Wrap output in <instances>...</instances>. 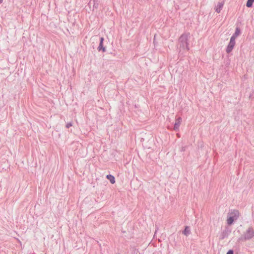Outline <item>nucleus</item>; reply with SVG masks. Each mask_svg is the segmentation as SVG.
I'll return each instance as SVG.
<instances>
[{
    "label": "nucleus",
    "instance_id": "1",
    "mask_svg": "<svg viewBox=\"0 0 254 254\" xmlns=\"http://www.w3.org/2000/svg\"><path fill=\"white\" fill-rule=\"evenodd\" d=\"M190 38V35L189 33H184L179 38V42L181 45L184 48H186L188 50L190 49L189 44Z\"/></svg>",
    "mask_w": 254,
    "mask_h": 254
},
{
    "label": "nucleus",
    "instance_id": "2",
    "mask_svg": "<svg viewBox=\"0 0 254 254\" xmlns=\"http://www.w3.org/2000/svg\"><path fill=\"white\" fill-rule=\"evenodd\" d=\"M240 215L239 212L236 210H233L228 214L227 223L229 225L233 224L234 221L238 219Z\"/></svg>",
    "mask_w": 254,
    "mask_h": 254
},
{
    "label": "nucleus",
    "instance_id": "3",
    "mask_svg": "<svg viewBox=\"0 0 254 254\" xmlns=\"http://www.w3.org/2000/svg\"><path fill=\"white\" fill-rule=\"evenodd\" d=\"M235 45V40L234 38L230 39V42L227 47L226 52L228 53H230L233 49Z\"/></svg>",
    "mask_w": 254,
    "mask_h": 254
},
{
    "label": "nucleus",
    "instance_id": "4",
    "mask_svg": "<svg viewBox=\"0 0 254 254\" xmlns=\"http://www.w3.org/2000/svg\"><path fill=\"white\" fill-rule=\"evenodd\" d=\"M182 122V118L179 117L178 119L176 120L175 124L174 126V129L175 130L178 131L179 129V127L181 125V123Z\"/></svg>",
    "mask_w": 254,
    "mask_h": 254
},
{
    "label": "nucleus",
    "instance_id": "5",
    "mask_svg": "<svg viewBox=\"0 0 254 254\" xmlns=\"http://www.w3.org/2000/svg\"><path fill=\"white\" fill-rule=\"evenodd\" d=\"M240 29L239 28H236L235 33L231 37V38H234V39L235 40L236 38L240 35Z\"/></svg>",
    "mask_w": 254,
    "mask_h": 254
},
{
    "label": "nucleus",
    "instance_id": "6",
    "mask_svg": "<svg viewBox=\"0 0 254 254\" xmlns=\"http://www.w3.org/2000/svg\"><path fill=\"white\" fill-rule=\"evenodd\" d=\"M254 236V232L253 230H249L247 232V234L246 235V238L247 239H251Z\"/></svg>",
    "mask_w": 254,
    "mask_h": 254
},
{
    "label": "nucleus",
    "instance_id": "7",
    "mask_svg": "<svg viewBox=\"0 0 254 254\" xmlns=\"http://www.w3.org/2000/svg\"><path fill=\"white\" fill-rule=\"evenodd\" d=\"M106 178L110 181L111 184H114L115 183V179L113 176L111 175H108Z\"/></svg>",
    "mask_w": 254,
    "mask_h": 254
},
{
    "label": "nucleus",
    "instance_id": "8",
    "mask_svg": "<svg viewBox=\"0 0 254 254\" xmlns=\"http://www.w3.org/2000/svg\"><path fill=\"white\" fill-rule=\"evenodd\" d=\"M254 2V0H248L247 2L246 5L248 7H251L253 3Z\"/></svg>",
    "mask_w": 254,
    "mask_h": 254
},
{
    "label": "nucleus",
    "instance_id": "9",
    "mask_svg": "<svg viewBox=\"0 0 254 254\" xmlns=\"http://www.w3.org/2000/svg\"><path fill=\"white\" fill-rule=\"evenodd\" d=\"M223 6V3H219V4H218V6H219V7H218V8H217L216 9V11L218 13H220V12L221 10V9H222V8Z\"/></svg>",
    "mask_w": 254,
    "mask_h": 254
},
{
    "label": "nucleus",
    "instance_id": "10",
    "mask_svg": "<svg viewBox=\"0 0 254 254\" xmlns=\"http://www.w3.org/2000/svg\"><path fill=\"white\" fill-rule=\"evenodd\" d=\"M190 231L189 227H186L185 228V229L184 232H183V234L186 236H188L189 234H190Z\"/></svg>",
    "mask_w": 254,
    "mask_h": 254
},
{
    "label": "nucleus",
    "instance_id": "11",
    "mask_svg": "<svg viewBox=\"0 0 254 254\" xmlns=\"http://www.w3.org/2000/svg\"><path fill=\"white\" fill-rule=\"evenodd\" d=\"M103 43H100L99 46L98 47L99 50H100L101 49V48H103Z\"/></svg>",
    "mask_w": 254,
    "mask_h": 254
},
{
    "label": "nucleus",
    "instance_id": "12",
    "mask_svg": "<svg viewBox=\"0 0 254 254\" xmlns=\"http://www.w3.org/2000/svg\"><path fill=\"white\" fill-rule=\"evenodd\" d=\"M227 254H234V253H233V251L232 250H229V251L227 252Z\"/></svg>",
    "mask_w": 254,
    "mask_h": 254
},
{
    "label": "nucleus",
    "instance_id": "13",
    "mask_svg": "<svg viewBox=\"0 0 254 254\" xmlns=\"http://www.w3.org/2000/svg\"><path fill=\"white\" fill-rule=\"evenodd\" d=\"M103 41H104V38L103 37H102L100 39V43L103 44Z\"/></svg>",
    "mask_w": 254,
    "mask_h": 254
},
{
    "label": "nucleus",
    "instance_id": "14",
    "mask_svg": "<svg viewBox=\"0 0 254 254\" xmlns=\"http://www.w3.org/2000/svg\"><path fill=\"white\" fill-rule=\"evenodd\" d=\"M70 126H71V124H67V125H66V127H70Z\"/></svg>",
    "mask_w": 254,
    "mask_h": 254
},
{
    "label": "nucleus",
    "instance_id": "15",
    "mask_svg": "<svg viewBox=\"0 0 254 254\" xmlns=\"http://www.w3.org/2000/svg\"><path fill=\"white\" fill-rule=\"evenodd\" d=\"M101 49L103 50V52H105V48H104V47H103V48H101Z\"/></svg>",
    "mask_w": 254,
    "mask_h": 254
}]
</instances>
